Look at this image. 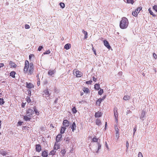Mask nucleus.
Segmentation results:
<instances>
[{
    "label": "nucleus",
    "instance_id": "nucleus-1",
    "mask_svg": "<svg viewBox=\"0 0 157 157\" xmlns=\"http://www.w3.org/2000/svg\"><path fill=\"white\" fill-rule=\"evenodd\" d=\"M34 66L33 63H30L29 65V61L26 60L25 62V66L24 68V72L25 73H29V74H32L33 71Z\"/></svg>",
    "mask_w": 157,
    "mask_h": 157
},
{
    "label": "nucleus",
    "instance_id": "nucleus-2",
    "mask_svg": "<svg viewBox=\"0 0 157 157\" xmlns=\"http://www.w3.org/2000/svg\"><path fill=\"white\" fill-rule=\"evenodd\" d=\"M128 25V19L125 17L122 18L120 22V27L121 29H126Z\"/></svg>",
    "mask_w": 157,
    "mask_h": 157
},
{
    "label": "nucleus",
    "instance_id": "nucleus-3",
    "mask_svg": "<svg viewBox=\"0 0 157 157\" xmlns=\"http://www.w3.org/2000/svg\"><path fill=\"white\" fill-rule=\"evenodd\" d=\"M93 141L95 143L94 144V146L98 147V151L101 148V145L98 142V139L96 138H94L93 139Z\"/></svg>",
    "mask_w": 157,
    "mask_h": 157
},
{
    "label": "nucleus",
    "instance_id": "nucleus-4",
    "mask_svg": "<svg viewBox=\"0 0 157 157\" xmlns=\"http://www.w3.org/2000/svg\"><path fill=\"white\" fill-rule=\"evenodd\" d=\"M117 107H115L114 108V114L115 117V122L117 124L118 123V113L117 110Z\"/></svg>",
    "mask_w": 157,
    "mask_h": 157
},
{
    "label": "nucleus",
    "instance_id": "nucleus-5",
    "mask_svg": "<svg viewBox=\"0 0 157 157\" xmlns=\"http://www.w3.org/2000/svg\"><path fill=\"white\" fill-rule=\"evenodd\" d=\"M73 73L77 77H81L82 75V73L76 69H75L73 70Z\"/></svg>",
    "mask_w": 157,
    "mask_h": 157
},
{
    "label": "nucleus",
    "instance_id": "nucleus-6",
    "mask_svg": "<svg viewBox=\"0 0 157 157\" xmlns=\"http://www.w3.org/2000/svg\"><path fill=\"white\" fill-rule=\"evenodd\" d=\"M33 113V110L31 109H29L26 111V115L29 117H31Z\"/></svg>",
    "mask_w": 157,
    "mask_h": 157
},
{
    "label": "nucleus",
    "instance_id": "nucleus-7",
    "mask_svg": "<svg viewBox=\"0 0 157 157\" xmlns=\"http://www.w3.org/2000/svg\"><path fill=\"white\" fill-rule=\"evenodd\" d=\"M146 113V112L145 110L144 109L142 110L140 116V118L143 121L145 119V115Z\"/></svg>",
    "mask_w": 157,
    "mask_h": 157
},
{
    "label": "nucleus",
    "instance_id": "nucleus-8",
    "mask_svg": "<svg viewBox=\"0 0 157 157\" xmlns=\"http://www.w3.org/2000/svg\"><path fill=\"white\" fill-rule=\"evenodd\" d=\"M142 9L141 7H138L135 11L132 12V15L135 17L136 16Z\"/></svg>",
    "mask_w": 157,
    "mask_h": 157
},
{
    "label": "nucleus",
    "instance_id": "nucleus-9",
    "mask_svg": "<svg viewBox=\"0 0 157 157\" xmlns=\"http://www.w3.org/2000/svg\"><path fill=\"white\" fill-rule=\"evenodd\" d=\"M43 95L44 97H48L50 95V94L49 93V92L48 89L45 90L43 92Z\"/></svg>",
    "mask_w": 157,
    "mask_h": 157
},
{
    "label": "nucleus",
    "instance_id": "nucleus-10",
    "mask_svg": "<svg viewBox=\"0 0 157 157\" xmlns=\"http://www.w3.org/2000/svg\"><path fill=\"white\" fill-rule=\"evenodd\" d=\"M63 124L64 126V127H68L69 126L70 123L67 120H64L63 121Z\"/></svg>",
    "mask_w": 157,
    "mask_h": 157
},
{
    "label": "nucleus",
    "instance_id": "nucleus-11",
    "mask_svg": "<svg viewBox=\"0 0 157 157\" xmlns=\"http://www.w3.org/2000/svg\"><path fill=\"white\" fill-rule=\"evenodd\" d=\"M102 115V113L101 111H98L95 113V117L96 118L101 117Z\"/></svg>",
    "mask_w": 157,
    "mask_h": 157
},
{
    "label": "nucleus",
    "instance_id": "nucleus-12",
    "mask_svg": "<svg viewBox=\"0 0 157 157\" xmlns=\"http://www.w3.org/2000/svg\"><path fill=\"white\" fill-rule=\"evenodd\" d=\"M26 87L28 89H32L34 88V85L32 83H28L26 82Z\"/></svg>",
    "mask_w": 157,
    "mask_h": 157
},
{
    "label": "nucleus",
    "instance_id": "nucleus-13",
    "mask_svg": "<svg viewBox=\"0 0 157 157\" xmlns=\"http://www.w3.org/2000/svg\"><path fill=\"white\" fill-rule=\"evenodd\" d=\"M62 135L61 134H58L56 137V142H58L60 140V139L62 137Z\"/></svg>",
    "mask_w": 157,
    "mask_h": 157
},
{
    "label": "nucleus",
    "instance_id": "nucleus-14",
    "mask_svg": "<svg viewBox=\"0 0 157 157\" xmlns=\"http://www.w3.org/2000/svg\"><path fill=\"white\" fill-rule=\"evenodd\" d=\"M114 128L116 134V136H119V130L118 128V127L117 125H114Z\"/></svg>",
    "mask_w": 157,
    "mask_h": 157
},
{
    "label": "nucleus",
    "instance_id": "nucleus-15",
    "mask_svg": "<svg viewBox=\"0 0 157 157\" xmlns=\"http://www.w3.org/2000/svg\"><path fill=\"white\" fill-rule=\"evenodd\" d=\"M9 152L6 151L3 149H1L0 150V154L3 156L6 155Z\"/></svg>",
    "mask_w": 157,
    "mask_h": 157
},
{
    "label": "nucleus",
    "instance_id": "nucleus-16",
    "mask_svg": "<svg viewBox=\"0 0 157 157\" xmlns=\"http://www.w3.org/2000/svg\"><path fill=\"white\" fill-rule=\"evenodd\" d=\"M103 42L105 46H106L109 49L110 48V46L109 45V43L107 40H104Z\"/></svg>",
    "mask_w": 157,
    "mask_h": 157
},
{
    "label": "nucleus",
    "instance_id": "nucleus-17",
    "mask_svg": "<svg viewBox=\"0 0 157 157\" xmlns=\"http://www.w3.org/2000/svg\"><path fill=\"white\" fill-rule=\"evenodd\" d=\"M71 129H72V131L74 132L76 129V125L75 122H73L71 126Z\"/></svg>",
    "mask_w": 157,
    "mask_h": 157
},
{
    "label": "nucleus",
    "instance_id": "nucleus-18",
    "mask_svg": "<svg viewBox=\"0 0 157 157\" xmlns=\"http://www.w3.org/2000/svg\"><path fill=\"white\" fill-rule=\"evenodd\" d=\"M60 148V145L59 144L58 142L55 143V145L54 146V149L57 150Z\"/></svg>",
    "mask_w": 157,
    "mask_h": 157
},
{
    "label": "nucleus",
    "instance_id": "nucleus-19",
    "mask_svg": "<svg viewBox=\"0 0 157 157\" xmlns=\"http://www.w3.org/2000/svg\"><path fill=\"white\" fill-rule=\"evenodd\" d=\"M95 123L96 125L100 126L101 124V121L99 119H97L95 121Z\"/></svg>",
    "mask_w": 157,
    "mask_h": 157
},
{
    "label": "nucleus",
    "instance_id": "nucleus-20",
    "mask_svg": "<svg viewBox=\"0 0 157 157\" xmlns=\"http://www.w3.org/2000/svg\"><path fill=\"white\" fill-rule=\"evenodd\" d=\"M56 71L55 70H49L48 71V74L49 75L52 76L55 73Z\"/></svg>",
    "mask_w": 157,
    "mask_h": 157
},
{
    "label": "nucleus",
    "instance_id": "nucleus-21",
    "mask_svg": "<svg viewBox=\"0 0 157 157\" xmlns=\"http://www.w3.org/2000/svg\"><path fill=\"white\" fill-rule=\"evenodd\" d=\"M36 151L40 152L41 150V147L40 145L37 144L36 145Z\"/></svg>",
    "mask_w": 157,
    "mask_h": 157
},
{
    "label": "nucleus",
    "instance_id": "nucleus-22",
    "mask_svg": "<svg viewBox=\"0 0 157 157\" xmlns=\"http://www.w3.org/2000/svg\"><path fill=\"white\" fill-rule=\"evenodd\" d=\"M71 47V45L70 44H67L64 46V48L66 50L69 49Z\"/></svg>",
    "mask_w": 157,
    "mask_h": 157
},
{
    "label": "nucleus",
    "instance_id": "nucleus-23",
    "mask_svg": "<svg viewBox=\"0 0 157 157\" xmlns=\"http://www.w3.org/2000/svg\"><path fill=\"white\" fill-rule=\"evenodd\" d=\"M10 65L11 67L12 68H15L17 66L16 64H15L14 63H13L11 61L10 62Z\"/></svg>",
    "mask_w": 157,
    "mask_h": 157
},
{
    "label": "nucleus",
    "instance_id": "nucleus-24",
    "mask_svg": "<svg viewBox=\"0 0 157 157\" xmlns=\"http://www.w3.org/2000/svg\"><path fill=\"white\" fill-rule=\"evenodd\" d=\"M83 90L84 92L86 94H88L90 93V91L88 88L86 87H84L83 88Z\"/></svg>",
    "mask_w": 157,
    "mask_h": 157
},
{
    "label": "nucleus",
    "instance_id": "nucleus-25",
    "mask_svg": "<svg viewBox=\"0 0 157 157\" xmlns=\"http://www.w3.org/2000/svg\"><path fill=\"white\" fill-rule=\"evenodd\" d=\"M103 99H98V100L96 102V105H97L99 106L100 104Z\"/></svg>",
    "mask_w": 157,
    "mask_h": 157
},
{
    "label": "nucleus",
    "instance_id": "nucleus-26",
    "mask_svg": "<svg viewBox=\"0 0 157 157\" xmlns=\"http://www.w3.org/2000/svg\"><path fill=\"white\" fill-rule=\"evenodd\" d=\"M66 129V127H62L61 130H60V134H62L64 133Z\"/></svg>",
    "mask_w": 157,
    "mask_h": 157
},
{
    "label": "nucleus",
    "instance_id": "nucleus-27",
    "mask_svg": "<svg viewBox=\"0 0 157 157\" xmlns=\"http://www.w3.org/2000/svg\"><path fill=\"white\" fill-rule=\"evenodd\" d=\"M92 149L94 152H97L98 151V147H96V146H94L93 145L92 147Z\"/></svg>",
    "mask_w": 157,
    "mask_h": 157
},
{
    "label": "nucleus",
    "instance_id": "nucleus-28",
    "mask_svg": "<svg viewBox=\"0 0 157 157\" xmlns=\"http://www.w3.org/2000/svg\"><path fill=\"white\" fill-rule=\"evenodd\" d=\"M24 119L26 121H30L31 118L28 117L27 115L24 116Z\"/></svg>",
    "mask_w": 157,
    "mask_h": 157
},
{
    "label": "nucleus",
    "instance_id": "nucleus-29",
    "mask_svg": "<svg viewBox=\"0 0 157 157\" xmlns=\"http://www.w3.org/2000/svg\"><path fill=\"white\" fill-rule=\"evenodd\" d=\"M42 155L43 157H47L48 154L46 151H44L43 152Z\"/></svg>",
    "mask_w": 157,
    "mask_h": 157
},
{
    "label": "nucleus",
    "instance_id": "nucleus-30",
    "mask_svg": "<svg viewBox=\"0 0 157 157\" xmlns=\"http://www.w3.org/2000/svg\"><path fill=\"white\" fill-rule=\"evenodd\" d=\"M94 88L96 90H99L100 88L99 84H95L94 86Z\"/></svg>",
    "mask_w": 157,
    "mask_h": 157
},
{
    "label": "nucleus",
    "instance_id": "nucleus-31",
    "mask_svg": "<svg viewBox=\"0 0 157 157\" xmlns=\"http://www.w3.org/2000/svg\"><path fill=\"white\" fill-rule=\"evenodd\" d=\"M82 32L84 34V38L85 39H86L87 37V33L86 31H85L84 29L82 30Z\"/></svg>",
    "mask_w": 157,
    "mask_h": 157
},
{
    "label": "nucleus",
    "instance_id": "nucleus-32",
    "mask_svg": "<svg viewBox=\"0 0 157 157\" xmlns=\"http://www.w3.org/2000/svg\"><path fill=\"white\" fill-rule=\"evenodd\" d=\"M15 72L12 71L10 73V75L13 78H14L15 77Z\"/></svg>",
    "mask_w": 157,
    "mask_h": 157
},
{
    "label": "nucleus",
    "instance_id": "nucleus-33",
    "mask_svg": "<svg viewBox=\"0 0 157 157\" xmlns=\"http://www.w3.org/2000/svg\"><path fill=\"white\" fill-rule=\"evenodd\" d=\"M73 113L74 114L76 113L77 111L75 107H74L72 109Z\"/></svg>",
    "mask_w": 157,
    "mask_h": 157
},
{
    "label": "nucleus",
    "instance_id": "nucleus-34",
    "mask_svg": "<svg viewBox=\"0 0 157 157\" xmlns=\"http://www.w3.org/2000/svg\"><path fill=\"white\" fill-rule=\"evenodd\" d=\"M60 152L63 155H64L66 152V150L65 149H62Z\"/></svg>",
    "mask_w": 157,
    "mask_h": 157
},
{
    "label": "nucleus",
    "instance_id": "nucleus-35",
    "mask_svg": "<svg viewBox=\"0 0 157 157\" xmlns=\"http://www.w3.org/2000/svg\"><path fill=\"white\" fill-rule=\"evenodd\" d=\"M55 149H54V150H52L50 153V155H55L56 152V151H55Z\"/></svg>",
    "mask_w": 157,
    "mask_h": 157
},
{
    "label": "nucleus",
    "instance_id": "nucleus-36",
    "mask_svg": "<svg viewBox=\"0 0 157 157\" xmlns=\"http://www.w3.org/2000/svg\"><path fill=\"white\" fill-rule=\"evenodd\" d=\"M127 2L128 3H131L132 4L134 3V1L133 0H127Z\"/></svg>",
    "mask_w": 157,
    "mask_h": 157
},
{
    "label": "nucleus",
    "instance_id": "nucleus-37",
    "mask_svg": "<svg viewBox=\"0 0 157 157\" xmlns=\"http://www.w3.org/2000/svg\"><path fill=\"white\" fill-rule=\"evenodd\" d=\"M33 109H34V112L35 113L36 115H39V113L38 112L37 110L36 109L35 107H33Z\"/></svg>",
    "mask_w": 157,
    "mask_h": 157
},
{
    "label": "nucleus",
    "instance_id": "nucleus-38",
    "mask_svg": "<svg viewBox=\"0 0 157 157\" xmlns=\"http://www.w3.org/2000/svg\"><path fill=\"white\" fill-rule=\"evenodd\" d=\"M103 90L101 89L100 90L98 91V94L100 95H101L103 93Z\"/></svg>",
    "mask_w": 157,
    "mask_h": 157
},
{
    "label": "nucleus",
    "instance_id": "nucleus-39",
    "mask_svg": "<svg viewBox=\"0 0 157 157\" xmlns=\"http://www.w3.org/2000/svg\"><path fill=\"white\" fill-rule=\"evenodd\" d=\"M51 52L49 50H47V51H45V52H44L43 53V54L45 55V54H50Z\"/></svg>",
    "mask_w": 157,
    "mask_h": 157
},
{
    "label": "nucleus",
    "instance_id": "nucleus-40",
    "mask_svg": "<svg viewBox=\"0 0 157 157\" xmlns=\"http://www.w3.org/2000/svg\"><path fill=\"white\" fill-rule=\"evenodd\" d=\"M64 140L66 141L67 144L69 143L70 139L68 137L65 138Z\"/></svg>",
    "mask_w": 157,
    "mask_h": 157
},
{
    "label": "nucleus",
    "instance_id": "nucleus-41",
    "mask_svg": "<svg viewBox=\"0 0 157 157\" xmlns=\"http://www.w3.org/2000/svg\"><path fill=\"white\" fill-rule=\"evenodd\" d=\"M60 6L62 8H64L65 7V4L61 2L59 3Z\"/></svg>",
    "mask_w": 157,
    "mask_h": 157
},
{
    "label": "nucleus",
    "instance_id": "nucleus-42",
    "mask_svg": "<svg viewBox=\"0 0 157 157\" xmlns=\"http://www.w3.org/2000/svg\"><path fill=\"white\" fill-rule=\"evenodd\" d=\"M4 103V101H3V99H0V104L3 105Z\"/></svg>",
    "mask_w": 157,
    "mask_h": 157
},
{
    "label": "nucleus",
    "instance_id": "nucleus-43",
    "mask_svg": "<svg viewBox=\"0 0 157 157\" xmlns=\"http://www.w3.org/2000/svg\"><path fill=\"white\" fill-rule=\"evenodd\" d=\"M148 10L149 11V13H150V14L152 15H153V16H155V15L154 14V13H153L152 12V11L151 10V9H148Z\"/></svg>",
    "mask_w": 157,
    "mask_h": 157
},
{
    "label": "nucleus",
    "instance_id": "nucleus-44",
    "mask_svg": "<svg viewBox=\"0 0 157 157\" xmlns=\"http://www.w3.org/2000/svg\"><path fill=\"white\" fill-rule=\"evenodd\" d=\"M153 9L155 10L156 12H157V5H154L153 7Z\"/></svg>",
    "mask_w": 157,
    "mask_h": 157
},
{
    "label": "nucleus",
    "instance_id": "nucleus-45",
    "mask_svg": "<svg viewBox=\"0 0 157 157\" xmlns=\"http://www.w3.org/2000/svg\"><path fill=\"white\" fill-rule=\"evenodd\" d=\"M138 157H143L142 154L141 152H139Z\"/></svg>",
    "mask_w": 157,
    "mask_h": 157
},
{
    "label": "nucleus",
    "instance_id": "nucleus-46",
    "mask_svg": "<svg viewBox=\"0 0 157 157\" xmlns=\"http://www.w3.org/2000/svg\"><path fill=\"white\" fill-rule=\"evenodd\" d=\"M92 81H87L86 82V84H91L92 83Z\"/></svg>",
    "mask_w": 157,
    "mask_h": 157
},
{
    "label": "nucleus",
    "instance_id": "nucleus-47",
    "mask_svg": "<svg viewBox=\"0 0 157 157\" xmlns=\"http://www.w3.org/2000/svg\"><path fill=\"white\" fill-rule=\"evenodd\" d=\"M29 26L28 24H26L25 25V29H29Z\"/></svg>",
    "mask_w": 157,
    "mask_h": 157
},
{
    "label": "nucleus",
    "instance_id": "nucleus-48",
    "mask_svg": "<svg viewBox=\"0 0 157 157\" xmlns=\"http://www.w3.org/2000/svg\"><path fill=\"white\" fill-rule=\"evenodd\" d=\"M43 48V47L42 46H40L38 48V50L39 51H40Z\"/></svg>",
    "mask_w": 157,
    "mask_h": 157
},
{
    "label": "nucleus",
    "instance_id": "nucleus-49",
    "mask_svg": "<svg viewBox=\"0 0 157 157\" xmlns=\"http://www.w3.org/2000/svg\"><path fill=\"white\" fill-rule=\"evenodd\" d=\"M136 127H135L133 129V136L134 135L135 132H136Z\"/></svg>",
    "mask_w": 157,
    "mask_h": 157
},
{
    "label": "nucleus",
    "instance_id": "nucleus-50",
    "mask_svg": "<svg viewBox=\"0 0 157 157\" xmlns=\"http://www.w3.org/2000/svg\"><path fill=\"white\" fill-rule=\"evenodd\" d=\"M129 147V143L128 141H127L126 142V147L127 149H128Z\"/></svg>",
    "mask_w": 157,
    "mask_h": 157
},
{
    "label": "nucleus",
    "instance_id": "nucleus-51",
    "mask_svg": "<svg viewBox=\"0 0 157 157\" xmlns=\"http://www.w3.org/2000/svg\"><path fill=\"white\" fill-rule=\"evenodd\" d=\"M23 123V122L21 121H19L18 122V124L19 125H21Z\"/></svg>",
    "mask_w": 157,
    "mask_h": 157
},
{
    "label": "nucleus",
    "instance_id": "nucleus-52",
    "mask_svg": "<svg viewBox=\"0 0 157 157\" xmlns=\"http://www.w3.org/2000/svg\"><path fill=\"white\" fill-rule=\"evenodd\" d=\"M153 55L155 59H156L157 58V55L155 53H153Z\"/></svg>",
    "mask_w": 157,
    "mask_h": 157
},
{
    "label": "nucleus",
    "instance_id": "nucleus-53",
    "mask_svg": "<svg viewBox=\"0 0 157 157\" xmlns=\"http://www.w3.org/2000/svg\"><path fill=\"white\" fill-rule=\"evenodd\" d=\"M26 99V101L28 103H29L31 102V100L30 99Z\"/></svg>",
    "mask_w": 157,
    "mask_h": 157
},
{
    "label": "nucleus",
    "instance_id": "nucleus-54",
    "mask_svg": "<svg viewBox=\"0 0 157 157\" xmlns=\"http://www.w3.org/2000/svg\"><path fill=\"white\" fill-rule=\"evenodd\" d=\"M122 72L121 71H120V72H119V73H118V75L119 76H121L122 75Z\"/></svg>",
    "mask_w": 157,
    "mask_h": 157
},
{
    "label": "nucleus",
    "instance_id": "nucleus-55",
    "mask_svg": "<svg viewBox=\"0 0 157 157\" xmlns=\"http://www.w3.org/2000/svg\"><path fill=\"white\" fill-rule=\"evenodd\" d=\"M25 103H24L23 102L21 104V107L23 108H24L25 105Z\"/></svg>",
    "mask_w": 157,
    "mask_h": 157
},
{
    "label": "nucleus",
    "instance_id": "nucleus-56",
    "mask_svg": "<svg viewBox=\"0 0 157 157\" xmlns=\"http://www.w3.org/2000/svg\"><path fill=\"white\" fill-rule=\"evenodd\" d=\"M97 79L96 78H95L94 77H93V80L94 81L96 82L97 81Z\"/></svg>",
    "mask_w": 157,
    "mask_h": 157
},
{
    "label": "nucleus",
    "instance_id": "nucleus-57",
    "mask_svg": "<svg viewBox=\"0 0 157 157\" xmlns=\"http://www.w3.org/2000/svg\"><path fill=\"white\" fill-rule=\"evenodd\" d=\"M33 56H34L33 54H30L29 56V59H30Z\"/></svg>",
    "mask_w": 157,
    "mask_h": 157
},
{
    "label": "nucleus",
    "instance_id": "nucleus-58",
    "mask_svg": "<svg viewBox=\"0 0 157 157\" xmlns=\"http://www.w3.org/2000/svg\"><path fill=\"white\" fill-rule=\"evenodd\" d=\"M93 50L95 55H96V50L93 47Z\"/></svg>",
    "mask_w": 157,
    "mask_h": 157
},
{
    "label": "nucleus",
    "instance_id": "nucleus-59",
    "mask_svg": "<svg viewBox=\"0 0 157 157\" xmlns=\"http://www.w3.org/2000/svg\"><path fill=\"white\" fill-rule=\"evenodd\" d=\"M4 66V64L3 63H0V68Z\"/></svg>",
    "mask_w": 157,
    "mask_h": 157
},
{
    "label": "nucleus",
    "instance_id": "nucleus-60",
    "mask_svg": "<svg viewBox=\"0 0 157 157\" xmlns=\"http://www.w3.org/2000/svg\"><path fill=\"white\" fill-rule=\"evenodd\" d=\"M31 90H28V94H31Z\"/></svg>",
    "mask_w": 157,
    "mask_h": 157
},
{
    "label": "nucleus",
    "instance_id": "nucleus-61",
    "mask_svg": "<svg viewBox=\"0 0 157 157\" xmlns=\"http://www.w3.org/2000/svg\"><path fill=\"white\" fill-rule=\"evenodd\" d=\"M129 97L128 96H125L124 97V98H128Z\"/></svg>",
    "mask_w": 157,
    "mask_h": 157
},
{
    "label": "nucleus",
    "instance_id": "nucleus-62",
    "mask_svg": "<svg viewBox=\"0 0 157 157\" xmlns=\"http://www.w3.org/2000/svg\"><path fill=\"white\" fill-rule=\"evenodd\" d=\"M1 121H0V129L1 128Z\"/></svg>",
    "mask_w": 157,
    "mask_h": 157
},
{
    "label": "nucleus",
    "instance_id": "nucleus-63",
    "mask_svg": "<svg viewBox=\"0 0 157 157\" xmlns=\"http://www.w3.org/2000/svg\"><path fill=\"white\" fill-rule=\"evenodd\" d=\"M106 126H107V122H106L105 124V128H106Z\"/></svg>",
    "mask_w": 157,
    "mask_h": 157
},
{
    "label": "nucleus",
    "instance_id": "nucleus-64",
    "mask_svg": "<svg viewBox=\"0 0 157 157\" xmlns=\"http://www.w3.org/2000/svg\"><path fill=\"white\" fill-rule=\"evenodd\" d=\"M2 95V94L1 93H0V97H2L1 95Z\"/></svg>",
    "mask_w": 157,
    "mask_h": 157
}]
</instances>
